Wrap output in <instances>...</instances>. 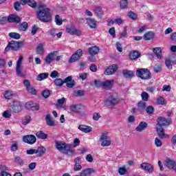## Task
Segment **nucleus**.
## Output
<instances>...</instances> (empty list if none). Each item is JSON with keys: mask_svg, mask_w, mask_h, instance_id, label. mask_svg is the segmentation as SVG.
I'll return each mask as SVG.
<instances>
[{"mask_svg": "<svg viewBox=\"0 0 176 176\" xmlns=\"http://www.w3.org/2000/svg\"><path fill=\"white\" fill-rule=\"evenodd\" d=\"M55 23L56 25H61L63 24V19H60V15H56Z\"/></svg>", "mask_w": 176, "mask_h": 176, "instance_id": "864d4df0", "label": "nucleus"}, {"mask_svg": "<svg viewBox=\"0 0 176 176\" xmlns=\"http://www.w3.org/2000/svg\"><path fill=\"white\" fill-rule=\"evenodd\" d=\"M83 109V105L81 104H72L69 107L71 112H74V113H79Z\"/></svg>", "mask_w": 176, "mask_h": 176, "instance_id": "aec40b11", "label": "nucleus"}, {"mask_svg": "<svg viewBox=\"0 0 176 176\" xmlns=\"http://www.w3.org/2000/svg\"><path fill=\"white\" fill-rule=\"evenodd\" d=\"M157 127H163L164 126H168L170 124V121L167 118L163 117H159L157 120Z\"/></svg>", "mask_w": 176, "mask_h": 176, "instance_id": "ddd939ff", "label": "nucleus"}, {"mask_svg": "<svg viewBox=\"0 0 176 176\" xmlns=\"http://www.w3.org/2000/svg\"><path fill=\"white\" fill-rule=\"evenodd\" d=\"M55 146L58 151H60V152H64L65 149L69 147V144H67V143L55 140Z\"/></svg>", "mask_w": 176, "mask_h": 176, "instance_id": "423d86ee", "label": "nucleus"}, {"mask_svg": "<svg viewBox=\"0 0 176 176\" xmlns=\"http://www.w3.org/2000/svg\"><path fill=\"white\" fill-rule=\"evenodd\" d=\"M148 128V123L146 122H141L139 125L135 128L136 131H139L141 133V131H144V130H146Z\"/></svg>", "mask_w": 176, "mask_h": 176, "instance_id": "a878e982", "label": "nucleus"}, {"mask_svg": "<svg viewBox=\"0 0 176 176\" xmlns=\"http://www.w3.org/2000/svg\"><path fill=\"white\" fill-rule=\"evenodd\" d=\"M146 112L148 115H152V113H153V112H155V108H153L152 106H148L146 108Z\"/></svg>", "mask_w": 176, "mask_h": 176, "instance_id": "3c124183", "label": "nucleus"}, {"mask_svg": "<svg viewBox=\"0 0 176 176\" xmlns=\"http://www.w3.org/2000/svg\"><path fill=\"white\" fill-rule=\"evenodd\" d=\"M157 131L158 133V136L161 140H163V138H168V135L164 133V129L157 126Z\"/></svg>", "mask_w": 176, "mask_h": 176, "instance_id": "393cba45", "label": "nucleus"}, {"mask_svg": "<svg viewBox=\"0 0 176 176\" xmlns=\"http://www.w3.org/2000/svg\"><path fill=\"white\" fill-rule=\"evenodd\" d=\"M165 64L169 69H171L173 68V65L171 64V60L170 59H166L165 61Z\"/></svg>", "mask_w": 176, "mask_h": 176, "instance_id": "680f3d73", "label": "nucleus"}, {"mask_svg": "<svg viewBox=\"0 0 176 176\" xmlns=\"http://www.w3.org/2000/svg\"><path fill=\"white\" fill-rule=\"evenodd\" d=\"M127 5H129L127 0H121L120 2L121 9H126V8H127Z\"/></svg>", "mask_w": 176, "mask_h": 176, "instance_id": "09e8293b", "label": "nucleus"}, {"mask_svg": "<svg viewBox=\"0 0 176 176\" xmlns=\"http://www.w3.org/2000/svg\"><path fill=\"white\" fill-rule=\"evenodd\" d=\"M146 108V102H142V101H140L138 102V109H139L140 112L145 111Z\"/></svg>", "mask_w": 176, "mask_h": 176, "instance_id": "f704fd0d", "label": "nucleus"}, {"mask_svg": "<svg viewBox=\"0 0 176 176\" xmlns=\"http://www.w3.org/2000/svg\"><path fill=\"white\" fill-rule=\"evenodd\" d=\"M21 64H23V56H20L16 62V72L18 76H24L21 71Z\"/></svg>", "mask_w": 176, "mask_h": 176, "instance_id": "9d476101", "label": "nucleus"}, {"mask_svg": "<svg viewBox=\"0 0 176 176\" xmlns=\"http://www.w3.org/2000/svg\"><path fill=\"white\" fill-rule=\"evenodd\" d=\"M75 97H83L85 96V90L78 89L74 91Z\"/></svg>", "mask_w": 176, "mask_h": 176, "instance_id": "e433bc0d", "label": "nucleus"}, {"mask_svg": "<svg viewBox=\"0 0 176 176\" xmlns=\"http://www.w3.org/2000/svg\"><path fill=\"white\" fill-rule=\"evenodd\" d=\"M50 78H52V79H57L58 78H60V74L58 73V72L54 70L53 72H51L50 75Z\"/></svg>", "mask_w": 176, "mask_h": 176, "instance_id": "a18cd8bd", "label": "nucleus"}, {"mask_svg": "<svg viewBox=\"0 0 176 176\" xmlns=\"http://www.w3.org/2000/svg\"><path fill=\"white\" fill-rule=\"evenodd\" d=\"M64 102H65V98L58 99L56 103V107H61V105L64 104Z\"/></svg>", "mask_w": 176, "mask_h": 176, "instance_id": "6e6d98bb", "label": "nucleus"}, {"mask_svg": "<svg viewBox=\"0 0 176 176\" xmlns=\"http://www.w3.org/2000/svg\"><path fill=\"white\" fill-rule=\"evenodd\" d=\"M4 97L6 100H10L13 98V92L12 91H6Z\"/></svg>", "mask_w": 176, "mask_h": 176, "instance_id": "c03bdc74", "label": "nucleus"}, {"mask_svg": "<svg viewBox=\"0 0 176 176\" xmlns=\"http://www.w3.org/2000/svg\"><path fill=\"white\" fill-rule=\"evenodd\" d=\"M78 130L82 131V133H91L93 131V128L90 126L80 124L78 126Z\"/></svg>", "mask_w": 176, "mask_h": 176, "instance_id": "5701e85b", "label": "nucleus"}, {"mask_svg": "<svg viewBox=\"0 0 176 176\" xmlns=\"http://www.w3.org/2000/svg\"><path fill=\"white\" fill-rule=\"evenodd\" d=\"M8 35H9L10 38H12V39H20V38H21V35H20V34L16 33V32H10V33H9Z\"/></svg>", "mask_w": 176, "mask_h": 176, "instance_id": "a19ab883", "label": "nucleus"}, {"mask_svg": "<svg viewBox=\"0 0 176 176\" xmlns=\"http://www.w3.org/2000/svg\"><path fill=\"white\" fill-rule=\"evenodd\" d=\"M71 80V76H67L66 78L63 80L62 78H56L54 80V84L55 86H57L58 87H61L64 85V83H67Z\"/></svg>", "mask_w": 176, "mask_h": 176, "instance_id": "0eeeda50", "label": "nucleus"}, {"mask_svg": "<svg viewBox=\"0 0 176 176\" xmlns=\"http://www.w3.org/2000/svg\"><path fill=\"white\" fill-rule=\"evenodd\" d=\"M36 53H37V54H41V55L43 54L44 52H43V43H40L37 46Z\"/></svg>", "mask_w": 176, "mask_h": 176, "instance_id": "79ce46f5", "label": "nucleus"}, {"mask_svg": "<svg viewBox=\"0 0 176 176\" xmlns=\"http://www.w3.org/2000/svg\"><path fill=\"white\" fill-rule=\"evenodd\" d=\"M141 98L143 101H148V100H149V94L145 91H143L141 94Z\"/></svg>", "mask_w": 176, "mask_h": 176, "instance_id": "8fccbe9b", "label": "nucleus"}, {"mask_svg": "<svg viewBox=\"0 0 176 176\" xmlns=\"http://www.w3.org/2000/svg\"><path fill=\"white\" fill-rule=\"evenodd\" d=\"M28 28V23L27 22H23L19 25L20 31H27Z\"/></svg>", "mask_w": 176, "mask_h": 176, "instance_id": "37998d69", "label": "nucleus"}, {"mask_svg": "<svg viewBox=\"0 0 176 176\" xmlns=\"http://www.w3.org/2000/svg\"><path fill=\"white\" fill-rule=\"evenodd\" d=\"M140 168L144 170V171H148V173H153V165L148 163V162H143L140 164Z\"/></svg>", "mask_w": 176, "mask_h": 176, "instance_id": "f8f14e48", "label": "nucleus"}, {"mask_svg": "<svg viewBox=\"0 0 176 176\" xmlns=\"http://www.w3.org/2000/svg\"><path fill=\"white\" fill-rule=\"evenodd\" d=\"M113 87V80H107L103 82V88L105 90H111Z\"/></svg>", "mask_w": 176, "mask_h": 176, "instance_id": "b1692460", "label": "nucleus"}, {"mask_svg": "<svg viewBox=\"0 0 176 176\" xmlns=\"http://www.w3.org/2000/svg\"><path fill=\"white\" fill-rule=\"evenodd\" d=\"M100 140L101 141V146H109L111 145V140H108L107 133L102 134Z\"/></svg>", "mask_w": 176, "mask_h": 176, "instance_id": "9b49d317", "label": "nucleus"}, {"mask_svg": "<svg viewBox=\"0 0 176 176\" xmlns=\"http://www.w3.org/2000/svg\"><path fill=\"white\" fill-rule=\"evenodd\" d=\"M10 116H12V114L10 113V112H9V111H5L3 113V117L6 118V119L10 118Z\"/></svg>", "mask_w": 176, "mask_h": 176, "instance_id": "69168bd1", "label": "nucleus"}, {"mask_svg": "<svg viewBox=\"0 0 176 176\" xmlns=\"http://www.w3.org/2000/svg\"><path fill=\"white\" fill-rule=\"evenodd\" d=\"M94 85H95L96 87H103L104 82H102L100 80H95Z\"/></svg>", "mask_w": 176, "mask_h": 176, "instance_id": "603ef678", "label": "nucleus"}, {"mask_svg": "<svg viewBox=\"0 0 176 176\" xmlns=\"http://www.w3.org/2000/svg\"><path fill=\"white\" fill-rule=\"evenodd\" d=\"M89 69L90 71H91V72H97V65L94 64L91 65L89 67Z\"/></svg>", "mask_w": 176, "mask_h": 176, "instance_id": "774afa93", "label": "nucleus"}, {"mask_svg": "<svg viewBox=\"0 0 176 176\" xmlns=\"http://www.w3.org/2000/svg\"><path fill=\"white\" fill-rule=\"evenodd\" d=\"M122 74L124 78H133V76H134V73L130 70L124 69L122 71Z\"/></svg>", "mask_w": 176, "mask_h": 176, "instance_id": "72a5a7b5", "label": "nucleus"}, {"mask_svg": "<svg viewBox=\"0 0 176 176\" xmlns=\"http://www.w3.org/2000/svg\"><path fill=\"white\" fill-rule=\"evenodd\" d=\"M9 43L10 46H11V50L14 51H17L21 46H24V42L23 41H11Z\"/></svg>", "mask_w": 176, "mask_h": 176, "instance_id": "1a4fd4ad", "label": "nucleus"}, {"mask_svg": "<svg viewBox=\"0 0 176 176\" xmlns=\"http://www.w3.org/2000/svg\"><path fill=\"white\" fill-rule=\"evenodd\" d=\"M155 144L156 146L160 147V146H162L163 143L160 141V140L159 138H156L155 140Z\"/></svg>", "mask_w": 176, "mask_h": 176, "instance_id": "338daca9", "label": "nucleus"}, {"mask_svg": "<svg viewBox=\"0 0 176 176\" xmlns=\"http://www.w3.org/2000/svg\"><path fill=\"white\" fill-rule=\"evenodd\" d=\"M45 122L47 124V126H50L52 127L54 126V120L52 118V116L50 114H47L45 117Z\"/></svg>", "mask_w": 176, "mask_h": 176, "instance_id": "cd10ccee", "label": "nucleus"}, {"mask_svg": "<svg viewBox=\"0 0 176 176\" xmlns=\"http://www.w3.org/2000/svg\"><path fill=\"white\" fill-rule=\"evenodd\" d=\"M100 48L98 46H93L89 48V53L91 56H96L98 54Z\"/></svg>", "mask_w": 176, "mask_h": 176, "instance_id": "bb28decb", "label": "nucleus"}, {"mask_svg": "<svg viewBox=\"0 0 176 176\" xmlns=\"http://www.w3.org/2000/svg\"><path fill=\"white\" fill-rule=\"evenodd\" d=\"M118 173L120 175H124L127 173V170L124 167H120L118 170Z\"/></svg>", "mask_w": 176, "mask_h": 176, "instance_id": "4d7b16f0", "label": "nucleus"}, {"mask_svg": "<svg viewBox=\"0 0 176 176\" xmlns=\"http://www.w3.org/2000/svg\"><path fill=\"white\" fill-rule=\"evenodd\" d=\"M8 23H16V24H19L20 21H21V18L16 14H10L8 17Z\"/></svg>", "mask_w": 176, "mask_h": 176, "instance_id": "412c9836", "label": "nucleus"}, {"mask_svg": "<svg viewBox=\"0 0 176 176\" xmlns=\"http://www.w3.org/2000/svg\"><path fill=\"white\" fill-rule=\"evenodd\" d=\"M6 60L4 58H0V69L5 68Z\"/></svg>", "mask_w": 176, "mask_h": 176, "instance_id": "0e129e2a", "label": "nucleus"}, {"mask_svg": "<svg viewBox=\"0 0 176 176\" xmlns=\"http://www.w3.org/2000/svg\"><path fill=\"white\" fill-rule=\"evenodd\" d=\"M97 170L93 168H87L83 169L80 173V176H91V174L96 173Z\"/></svg>", "mask_w": 176, "mask_h": 176, "instance_id": "dca6fc26", "label": "nucleus"}, {"mask_svg": "<svg viewBox=\"0 0 176 176\" xmlns=\"http://www.w3.org/2000/svg\"><path fill=\"white\" fill-rule=\"evenodd\" d=\"M43 97H44V98H49V97H50V90H44L42 93H41Z\"/></svg>", "mask_w": 176, "mask_h": 176, "instance_id": "5fc2aeb1", "label": "nucleus"}, {"mask_svg": "<svg viewBox=\"0 0 176 176\" xmlns=\"http://www.w3.org/2000/svg\"><path fill=\"white\" fill-rule=\"evenodd\" d=\"M154 37L155 33H153V32H146L143 36L145 41H151V39H153Z\"/></svg>", "mask_w": 176, "mask_h": 176, "instance_id": "7c9ffc66", "label": "nucleus"}, {"mask_svg": "<svg viewBox=\"0 0 176 176\" xmlns=\"http://www.w3.org/2000/svg\"><path fill=\"white\" fill-rule=\"evenodd\" d=\"M37 19L43 23H49L52 21V14L50 10L46 7V5H39L38 6Z\"/></svg>", "mask_w": 176, "mask_h": 176, "instance_id": "f257e3e1", "label": "nucleus"}, {"mask_svg": "<svg viewBox=\"0 0 176 176\" xmlns=\"http://www.w3.org/2000/svg\"><path fill=\"white\" fill-rule=\"evenodd\" d=\"M63 153H65V155H68V156H74V155H75V150H74L71 147V144H69V147L65 149Z\"/></svg>", "mask_w": 176, "mask_h": 176, "instance_id": "c85d7f7f", "label": "nucleus"}, {"mask_svg": "<svg viewBox=\"0 0 176 176\" xmlns=\"http://www.w3.org/2000/svg\"><path fill=\"white\" fill-rule=\"evenodd\" d=\"M34 106V102H28L25 103V107L27 109H32Z\"/></svg>", "mask_w": 176, "mask_h": 176, "instance_id": "e2e57ef3", "label": "nucleus"}, {"mask_svg": "<svg viewBox=\"0 0 176 176\" xmlns=\"http://www.w3.org/2000/svg\"><path fill=\"white\" fill-rule=\"evenodd\" d=\"M136 75L140 79H143L144 80H146L148 79H151L152 76H151V72L148 70V69H139L136 71Z\"/></svg>", "mask_w": 176, "mask_h": 176, "instance_id": "f03ea898", "label": "nucleus"}, {"mask_svg": "<svg viewBox=\"0 0 176 176\" xmlns=\"http://www.w3.org/2000/svg\"><path fill=\"white\" fill-rule=\"evenodd\" d=\"M165 166L168 168L169 170H174L176 167V163L175 161L170 159H167L165 161Z\"/></svg>", "mask_w": 176, "mask_h": 176, "instance_id": "4be33fe9", "label": "nucleus"}, {"mask_svg": "<svg viewBox=\"0 0 176 176\" xmlns=\"http://www.w3.org/2000/svg\"><path fill=\"white\" fill-rule=\"evenodd\" d=\"M23 142L32 145L36 142V138L34 135H27L23 137Z\"/></svg>", "mask_w": 176, "mask_h": 176, "instance_id": "6e6552de", "label": "nucleus"}, {"mask_svg": "<svg viewBox=\"0 0 176 176\" xmlns=\"http://www.w3.org/2000/svg\"><path fill=\"white\" fill-rule=\"evenodd\" d=\"M141 54H140L138 51H133L132 52H130L129 54V58L131 60H137V58H139Z\"/></svg>", "mask_w": 176, "mask_h": 176, "instance_id": "c756f323", "label": "nucleus"}, {"mask_svg": "<svg viewBox=\"0 0 176 176\" xmlns=\"http://www.w3.org/2000/svg\"><path fill=\"white\" fill-rule=\"evenodd\" d=\"M119 97L115 94H110L105 101V105L107 107H115L117 104L119 103Z\"/></svg>", "mask_w": 176, "mask_h": 176, "instance_id": "20e7f679", "label": "nucleus"}, {"mask_svg": "<svg viewBox=\"0 0 176 176\" xmlns=\"http://www.w3.org/2000/svg\"><path fill=\"white\" fill-rule=\"evenodd\" d=\"M128 16L132 20H137V14L133 12H128Z\"/></svg>", "mask_w": 176, "mask_h": 176, "instance_id": "13d9d810", "label": "nucleus"}, {"mask_svg": "<svg viewBox=\"0 0 176 176\" xmlns=\"http://www.w3.org/2000/svg\"><path fill=\"white\" fill-rule=\"evenodd\" d=\"M66 32H67V34H69V35H76L77 36H80V35H82V32L74 28V25L67 26Z\"/></svg>", "mask_w": 176, "mask_h": 176, "instance_id": "39448f33", "label": "nucleus"}, {"mask_svg": "<svg viewBox=\"0 0 176 176\" xmlns=\"http://www.w3.org/2000/svg\"><path fill=\"white\" fill-rule=\"evenodd\" d=\"M14 8L15 10L19 11L20 9H21V4H20L19 1H16L14 3Z\"/></svg>", "mask_w": 176, "mask_h": 176, "instance_id": "052dcab7", "label": "nucleus"}, {"mask_svg": "<svg viewBox=\"0 0 176 176\" xmlns=\"http://www.w3.org/2000/svg\"><path fill=\"white\" fill-rule=\"evenodd\" d=\"M14 163H16L17 164H20L21 166H23L24 164V160L21 159L19 156L15 157L14 160Z\"/></svg>", "mask_w": 176, "mask_h": 176, "instance_id": "49530a36", "label": "nucleus"}, {"mask_svg": "<svg viewBox=\"0 0 176 176\" xmlns=\"http://www.w3.org/2000/svg\"><path fill=\"white\" fill-rule=\"evenodd\" d=\"M12 109L14 112H19V111H21V104L20 102H14Z\"/></svg>", "mask_w": 176, "mask_h": 176, "instance_id": "4c0bfd02", "label": "nucleus"}, {"mask_svg": "<svg viewBox=\"0 0 176 176\" xmlns=\"http://www.w3.org/2000/svg\"><path fill=\"white\" fill-rule=\"evenodd\" d=\"M153 53H155L156 54V57L157 58H158V60H162V48L160 47H156L153 49Z\"/></svg>", "mask_w": 176, "mask_h": 176, "instance_id": "473e14b6", "label": "nucleus"}, {"mask_svg": "<svg viewBox=\"0 0 176 176\" xmlns=\"http://www.w3.org/2000/svg\"><path fill=\"white\" fill-rule=\"evenodd\" d=\"M65 83H66V86L69 89H72V87H74V86H75V80H72V76H71L70 81H69L67 82H65Z\"/></svg>", "mask_w": 176, "mask_h": 176, "instance_id": "de8ad7c7", "label": "nucleus"}, {"mask_svg": "<svg viewBox=\"0 0 176 176\" xmlns=\"http://www.w3.org/2000/svg\"><path fill=\"white\" fill-rule=\"evenodd\" d=\"M74 171H80L82 170V157H77L76 159H74Z\"/></svg>", "mask_w": 176, "mask_h": 176, "instance_id": "a211bd4d", "label": "nucleus"}, {"mask_svg": "<svg viewBox=\"0 0 176 176\" xmlns=\"http://www.w3.org/2000/svg\"><path fill=\"white\" fill-rule=\"evenodd\" d=\"M48 77H49V74L42 73L37 76V80H39V81L44 80V79H47V78Z\"/></svg>", "mask_w": 176, "mask_h": 176, "instance_id": "ea45409f", "label": "nucleus"}, {"mask_svg": "<svg viewBox=\"0 0 176 176\" xmlns=\"http://www.w3.org/2000/svg\"><path fill=\"white\" fill-rule=\"evenodd\" d=\"M118 71V65L113 64L111 66H109L105 72L104 75H113V74Z\"/></svg>", "mask_w": 176, "mask_h": 176, "instance_id": "2eb2a0df", "label": "nucleus"}, {"mask_svg": "<svg viewBox=\"0 0 176 176\" xmlns=\"http://www.w3.org/2000/svg\"><path fill=\"white\" fill-rule=\"evenodd\" d=\"M21 5H28L30 8L33 9H36L38 8V4L35 0H21Z\"/></svg>", "mask_w": 176, "mask_h": 176, "instance_id": "6ab92c4d", "label": "nucleus"}, {"mask_svg": "<svg viewBox=\"0 0 176 176\" xmlns=\"http://www.w3.org/2000/svg\"><path fill=\"white\" fill-rule=\"evenodd\" d=\"M46 153V148L43 146H39L36 149H29L26 151L27 155H36L37 157H42Z\"/></svg>", "mask_w": 176, "mask_h": 176, "instance_id": "7ed1b4c3", "label": "nucleus"}, {"mask_svg": "<svg viewBox=\"0 0 176 176\" xmlns=\"http://www.w3.org/2000/svg\"><path fill=\"white\" fill-rule=\"evenodd\" d=\"M87 23L91 28H96V27H97V23L96 22L95 19L88 18L87 19Z\"/></svg>", "mask_w": 176, "mask_h": 176, "instance_id": "2f4dec72", "label": "nucleus"}, {"mask_svg": "<svg viewBox=\"0 0 176 176\" xmlns=\"http://www.w3.org/2000/svg\"><path fill=\"white\" fill-rule=\"evenodd\" d=\"M57 54H58V52L57 51H54L53 52L50 53L45 59L46 64H50L52 61H54L56 56H57Z\"/></svg>", "mask_w": 176, "mask_h": 176, "instance_id": "4468645a", "label": "nucleus"}, {"mask_svg": "<svg viewBox=\"0 0 176 176\" xmlns=\"http://www.w3.org/2000/svg\"><path fill=\"white\" fill-rule=\"evenodd\" d=\"M82 50H77V52L70 57L69 63H75V61H78V60L82 57Z\"/></svg>", "mask_w": 176, "mask_h": 176, "instance_id": "f3484780", "label": "nucleus"}, {"mask_svg": "<svg viewBox=\"0 0 176 176\" xmlns=\"http://www.w3.org/2000/svg\"><path fill=\"white\" fill-rule=\"evenodd\" d=\"M36 135L37 138H41V140H46V138H47V134L43 133V131H38Z\"/></svg>", "mask_w": 176, "mask_h": 176, "instance_id": "58836bf2", "label": "nucleus"}, {"mask_svg": "<svg viewBox=\"0 0 176 176\" xmlns=\"http://www.w3.org/2000/svg\"><path fill=\"white\" fill-rule=\"evenodd\" d=\"M109 34L113 36V38H115L116 35V31L115 30V28H111L109 30Z\"/></svg>", "mask_w": 176, "mask_h": 176, "instance_id": "bf43d9fd", "label": "nucleus"}, {"mask_svg": "<svg viewBox=\"0 0 176 176\" xmlns=\"http://www.w3.org/2000/svg\"><path fill=\"white\" fill-rule=\"evenodd\" d=\"M94 12L98 16H102V8H101L100 6L96 7L95 8H94Z\"/></svg>", "mask_w": 176, "mask_h": 176, "instance_id": "c9c22d12", "label": "nucleus"}]
</instances>
